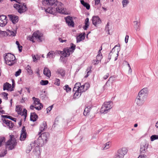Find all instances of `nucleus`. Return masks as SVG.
<instances>
[{
	"label": "nucleus",
	"mask_w": 158,
	"mask_h": 158,
	"mask_svg": "<svg viewBox=\"0 0 158 158\" xmlns=\"http://www.w3.org/2000/svg\"><path fill=\"white\" fill-rule=\"evenodd\" d=\"M89 84L88 83H86L82 85L80 82H77L75 84L73 89V91H80L81 92H83L86 91L89 87Z\"/></svg>",
	"instance_id": "obj_1"
},
{
	"label": "nucleus",
	"mask_w": 158,
	"mask_h": 158,
	"mask_svg": "<svg viewBox=\"0 0 158 158\" xmlns=\"http://www.w3.org/2000/svg\"><path fill=\"white\" fill-rule=\"evenodd\" d=\"M13 6L14 8L20 14L25 12L28 10L26 4L23 3H20L19 4H15Z\"/></svg>",
	"instance_id": "obj_2"
},
{
	"label": "nucleus",
	"mask_w": 158,
	"mask_h": 158,
	"mask_svg": "<svg viewBox=\"0 0 158 158\" xmlns=\"http://www.w3.org/2000/svg\"><path fill=\"white\" fill-rule=\"evenodd\" d=\"M112 104L113 103L111 101L104 102L101 108V112L103 114L107 113L112 107Z\"/></svg>",
	"instance_id": "obj_3"
},
{
	"label": "nucleus",
	"mask_w": 158,
	"mask_h": 158,
	"mask_svg": "<svg viewBox=\"0 0 158 158\" xmlns=\"http://www.w3.org/2000/svg\"><path fill=\"white\" fill-rule=\"evenodd\" d=\"M15 59V57L14 55L9 53H7L4 57L6 64L10 66L14 64Z\"/></svg>",
	"instance_id": "obj_4"
},
{
	"label": "nucleus",
	"mask_w": 158,
	"mask_h": 158,
	"mask_svg": "<svg viewBox=\"0 0 158 158\" xmlns=\"http://www.w3.org/2000/svg\"><path fill=\"white\" fill-rule=\"evenodd\" d=\"M45 11L52 15H54L57 12L61 14H64L65 12L64 8H60L59 7H57L56 9L55 8L49 7L45 10Z\"/></svg>",
	"instance_id": "obj_5"
},
{
	"label": "nucleus",
	"mask_w": 158,
	"mask_h": 158,
	"mask_svg": "<svg viewBox=\"0 0 158 158\" xmlns=\"http://www.w3.org/2000/svg\"><path fill=\"white\" fill-rule=\"evenodd\" d=\"M32 148L33 149V152H34L35 155L38 154L40 153L39 147L36 144L33 143H31L27 147L26 151V153H29Z\"/></svg>",
	"instance_id": "obj_6"
},
{
	"label": "nucleus",
	"mask_w": 158,
	"mask_h": 158,
	"mask_svg": "<svg viewBox=\"0 0 158 158\" xmlns=\"http://www.w3.org/2000/svg\"><path fill=\"white\" fill-rule=\"evenodd\" d=\"M119 51V46H118L117 45H115L109 54L108 60L109 59L110 60L111 58V56H116V57H117Z\"/></svg>",
	"instance_id": "obj_7"
},
{
	"label": "nucleus",
	"mask_w": 158,
	"mask_h": 158,
	"mask_svg": "<svg viewBox=\"0 0 158 158\" xmlns=\"http://www.w3.org/2000/svg\"><path fill=\"white\" fill-rule=\"evenodd\" d=\"M17 144L16 140L15 139H10L6 143L7 148H9V150L14 149Z\"/></svg>",
	"instance_id": "obj_8"
},
{
	"label": "nucleus",
	"mask_w": 158,
	"mask_h": 158,
	"mask_svg": "<svg viewBox=\"0 0 158 158\" xmlns=\"http://www.w3.org/2000/svg\"><path fill=\"white\" fill-rule=\"evenodd\" d=\"M148 145V143L146 141H144L141 143L140 148V154H144L146 152Z\"/></svg>",
	"instance_id": "obj_9"
},
{
	"label": "nucleus",
	"mask_w": 158,
	"mask_h": 158,
	"mask_svg": "<svg viewBox=\"0 0 158 158\" xmlns=\"http://www.w3.org/2000/svg\"><path fill=\"white\" fill-rule=\"evenodd\" d=\"M43 34L41 33L39 31H38L35 32H34L31 37H29V40L33 42H34V37H35L36 39H38L40 41H41V37L43 36Z\"/></svg>",
	"instance_id": "obj_10"
},
{
	"label": "nucleus",
	"mask_w": 158,
	"mask_h": 158,
	"mask_svg": "<svg viewBox=\"0 0 158 158\" xmlns=\"http://www.w3.org/2000/svg\"><path fill=\"white\" fill-rule=\"evenodd\" d=\"M15 110L17 112L18 114L22 116H23L24 118H26L27 116V111L25 109H24L23 111H22V109L21 108L20 106L18 105L16 106Z\"/></svg>",
	"instance_id": "obj_11"
},
{
	"label": "nucleus",
	"mask_w": 158,
	"mask_h": 158,
	"mask_svg": "<svg viewBox=\"0 0 158 158\" xmlns=\"http://www.w3.org/2000/svg\"><path fill=\"white\" fill-rule=\"evenodd\" d=\"M49 5L59 7L60 8H63V4L57 0H49Z\"/></svg>",
	"instance_id": "obj_12"
},
{
	"label": "nucleus",
	"mask_w": 158,
	"mask_h": 158,
	"mask_svg": "<svg viewBox=\"0 0 158 158\" xmlns=\"http://www.w3.org/2000/svg\"><path fill=\"white\" fill-rule=\"evenodd\" d=\"M146 99L138 95L135 99V102L137 106H140L143 105Z\"/></svg>",
	"instance_id": "obj_13"
},
{
	"label": "nucleus",
	"mask_w": 158,
	"mask_h": 158,
	"mask_svg": "<svg viewBox=\"0 0 158 158\" xmlns=\"http://www.w3.org/2000/svg\"><path fill=\"white\" fill-rule=\"evenodd\" d=\"M8 20L6 16L4 15H0V26L5 27L7 23Z\"/></svg>",
	"instance_id": "obj_14"
},
{
	"label": "nucleus",
	"mask_w": 158,
	"mask_h": 158,
	"mask_svg": "<svg viewBox=\"0 0 158 158\" xmlns=\"http://www.w3.org/2000/svg\"><path fill=\"white\" fill-rule=\"evenodd\" d=\"M148 94V89L147 88H146L141 89L139 92L138 95L146 99Z\"/></svg>",
	"instance_id": "obj_15"
},
{
	"label": "nucleus",
	"mask_w": 158,
	"mask_h": 158,
	"mask_svg": "<svg viewBox=\"0 0 158 158\" xmlns=\"http://www.w3.org/2000/svg\"><path fill=\"white\" fill-rule=\"evenodd\" d=\"M27 134L25 127L23 126L21 131L20 138V140L21 141H24L26 138Z\"/></svg>",
	"instance_id": "obj_16"
},
{
	"label": "nucleus",
	"mask_w": 158,
	"mask_h": 158,
	"mask_svg": "<svg viewBox=\"0 0 158 158\" xmlns=\"http://www.w3.org/2000/svg\"><path fill=\"white\" fill-rule=\"evenodd\" d=\"M72 52L71 51L70 49H65L63 52H60V53L62 54V57H66L69 56Z\"/></svg>",
	"instance_id": "obj_17"
},
{
	"label": "nucleus",
	"mask_w": 158,
	"mask_h": 158,
	"mask_svg": "<svg viewBox=\"0 0 158 158\" xmlns=\"http://www.w3.org/2000/svg\"><path fill=\"white\" fill-rule=\"evenodd\" d=\"M92 21L93 24L96 26L97 25L100 24L101 22L100 18L98 16H93L92 18Z\"/></svg>",
	"instance_id": "obj_18"
},
{
	"label": "nucleus",
	"mask_w": 158,
	"mask_h": 158,
	"mask_svg": "<svg viewBox=\"0 0 158 158\" xmlns=\"http://www.w3.org/2000/svg\"><path fill=\"white\" fill-rule=\"evenodd\" d=\"M66 23L69 26L74 27V22L73 20V19L72 17L68 16L65 18Z\"/></svg>",
	"instance_id": "obj_19"
},
{
	"label": "nucleus",
	"mask_w": 158,
	"mask_h": 158,
	"mask_svg": "<svg viewBox=\"0 0 158 158\" xmlns=\"http://www.w3.org/2000/svg\"><path fill=\"white\" fill-rule=\"evenodd\" d=\"M8 16L14 24L17 23L18 21L19 17L17 16L13 15H9Z\"/></svg>",
	"instance_id": "obj_20"
},
{
	"label": "nucleus",
	"mask_w": 158,
	"mask_h": 158,
	"mask_svg": "<svg viewBox=\"0 0 158 158\" xmlns=\"http://www.w3.org/2000/svg\"><path fill=\"white\" fill-rule=\"evenodd\" d=\"M2 120L3 122L5 123L9 129H11L13 127L14 124L11 121L7 120L5 118L3 119Z\"/></svg>",
	"instance_id": "obj_21"
},
{
	"label": "nucleus",
	"mask_w": 158,
	"mask_h": 158,
	"mask_svg": "<svg viewBox=\"0 0 158 158\" xmlns=\"http://www.w3.org/2000/svg\"><path fill=\"white\" fill-rule=\"evenodd\" d=\"M39 135L40 137H41V138H42L43 140L46 142L47 139L49 137V133L47 132L42 134L41 133Z\"/></svg>",
	"instance_id": "obj_22"
},
{
	"label": "nucleus",
	"mask_w": 158,
	"mask_h": 158,
	"mask_svg": "<svg viewBox=\"0 0 158 158\" xmlns=\"http://www.w3.org/2000/svg\"><path fill=\"white\" fill-rule=\"evenodd\" d=\"M44 74L46 77H50L51 76V72L49 69L47 67H45L43 71Z\"/></svg>",
	"instance_id": "obj_23"
},
{
	"label": "nucleus",
	"mask_w": 158,
	"mask_h": 158,
	"mask_svg": "<svg viewBox=\"0 0 158 158\" xmlns=\"http://www.w3.org/2000/svg\"><path fill=\"white\" fill-rule=\"evenodd\" d=\"M118 154L122 155L124 157V156L126 154L127 152V150L126 148L123 147L121 149H120L118 151Z\"/></svg>",
	"instance_id": "obj_24"
},
{
	"label": "nucleus",
	"mask_w": 158,
	"mask_h": 158,
	"mask_svg": "<svg viewBox=\"0 0 158 158\" xmlns=\"http://www.w3.org/2000/svg\"><path fill=\"white\" fill-rule=\"evenodd\" d=\"M118 154L122 155L124 157V156L126 154L127 152V150L126 148L123 147L121 149H120L118 151Z\"/></svg>",
	"instance_id": "obj_25"
},
{
	"label": "nucleus",
	"mask_w": 158,
	"mask_h": 158,
	"mask_svg": "<svg viewBox=\"0 0 158 158\" xmlns=\"http://www.w3.org/2000/svg\"><path fill=\"white\" fill-rule=\"evenodd\" d=\"M47 127L46 123L45 122H44L43 124L41 125L40 128V131L39 133V135H40V134L42 132L45 131V130L46 129Z\"/></svg>",
	"instance_id": "obj_26"
},
{
	"label": "nucleus",
	"mask_w": 158,
	"mask_h": 158,
	"mask_svg": "<svg viewBox=\"0 0 158 158\" xmlns=\"http://www.w3.org/2000/svg\"><path fill=\"white\" fill-rule=\"evenodd\" d=\"M38 118V115L35 113H31L30 115L31 120L35 122L36 121Z\"/></svg>",
	"instance_id": "obj_27"
},
{
	"label": "nucleus",
	"mask_w": 158,
	"mask_h": 158,
	"mask_svg": "<svg viewBox=\"0 0 158 158\" xmlns=\"http://www.w3.org/2000/svg\"><path fill=\"white\" fill-rule=\"evenodd\" d=\"M133 23L134 24V28L137 31H139L140 30V22H138L137 21H135Z\"/></svg>",
	"instance_id": "obj_28"
},
{
	"label": "nucleus",
	"mask_w": 158,
	"mask_h": 158,
	"mask_svg": "<svg viewBox=\"0 0 158 158\" xmlns=\"http://www.w3.org/2000/svg\"><path fill=\"white\" fill-rule=\"evenodd\" d=\"M37 143L39 144V146H42L46 142L43 140L42 138H41V137L39 136L38 139Z\"/></svg>",
	"instance_id": "obj_29"
},
{
	"label": "nucleus",
	"mask_w": 158,
	"mask_h": 158,
	"mask_svg": "<svg viewBox=\"0 0 158 158\" xmlns=\"http://www.w3.org/2000/svg\"><path fill=\"white\" fill-rule=\"evenodd\" d=\"M55 52L53 51H50L47 54V57L50 59L53 58L55 56Z\"/></svg>",
	"instance_id": "obj_30"
},
{
	"label": "nucleus",
	"mask_w": 158,
	"mask_h": 158,
	"mask_svg": "<svg viewBox=\"0 0 158 158\" xmlns=\"http://www.w3.org/2000/svg\"><path fill=\"white\" fill-rule=\"evenodd\" d=\"M85 38V35L81 34L78 36L77 38V42L78 43L84 39Z\"/></svg>",
	"instance_id": "obj_31"
},
{
	"label": "nucleus",
	"mask_w": 158,
	"mask_h": 158,
	"mask_svg": "<svg viewBox=\"0 0 158 158\" xmlns=\"http://www.w3.org/2000/svg\"><path fill=\"white\" fill-rule=\"evenodd\" d=\"M16 32L15 31H12L9 30H7V35L14 36L15 35Z\"/></svg>",
	"instance_id": "obj_32"
},
{
	"label": "nucleus",
	"mask_w": 158,
	"mask_h": 158,
	"mask_svg": "<svg viewBox=\"0 0 158 158\" xmlns=\"http://www.w3.org/2000/svg\"><path fill=\"white\" fill-rule=\"evenodd\" d=\"M81 3L85 7L87 10H89L90 9V5L86 2H85L84 0H81Z\"/></svg>",
	"instance_id": "obj_33"
},
{
	"label": "nucleus",
	"mask_w": 158,
	"mask_h": 158,
	"mask_svg": "<svg viewBox=\"0 0 158 158\" xmlns=\"http://www.w3.org/2000/svg\"><path fill=\"white\" fill-rule=\"evenodd\" d=\"M73 92H75L73 96L74 98H78L81 96V93L80 91H73Z\"/></svg>",
	"instance_id": "obj_34"
},
{
	"label": "nucleus",
	"mask_w": 158,
	"mask_h": 158,
	"mask_svg": "<svg viewBox=\"0 0 158 158\" xmlns=\"http://www.w3.org/2000/svg\"><path fill=\"white\" fill-rule=\"evenodd\" d=\"M11 86V85L9 83L6 82L4 84L3 86V89L4 90H8V89L10 88Z\"/></svg>",
	"instance_id": "obj_35"
},
{
	"label": "nucleus",
	"mask_w": 158,
	"mask_h": 158,
	"mask_svg": "<svg viewBox=\"0 0 158 158\" xmlns=\"http://www.w3.org/2000/svg\"><path fill=\"white\" fill-rule=\"evenodd\" d=\"M43 107V105L42 104H40V105L38 106H34L31 105L30 106V109L31 110H33L34 108H35L36 110H40Z\"/></svg>",
	"instance_id": "obj_36"
},
{
	"label": "nucleus",
	"mask_w": 158,
	"mask_h": 158,
	"mask_svg": "<svg viewBox=\"0 0 158 158\" xmlns=\"http://www.w3.org/2000/svg\"><path fill=\"white\" fill-rule=\"evenodd\" d=\"M89 18H86L85 20V25L83 27V28L85 30H86L89 26Z\"/></svg>",
	"instance_id": "obj_37"
},
{
	"label": "nucleus",
	"mask_w": 158,
	"mask_h": 158,
	"mask_svg": "<svg viewBox=\"0 0 158 158\" xmlns=\"http://www.w3.org/2000/svg\"><path fill=\"white\" fill-rule=\"evenodd\" d=\"M28 73L30 75H31L33 74V72L31 69V67L29 65H28L25 68Z\"/></svg>",
	"instance_id": "obj_38"
},
{
	"label": "nucleus",
	"mask_w": 158,
	"mask_h": 158,
	"mask_svg": "<svg viewBox=\"0 0 158 158\" xmlns=\"http://www.w3.org/2000/svg\"><path fill=\"white\" fill-rule=\"evenodd\" d=\"M33 100L34 101V104L36 105L40 104H41L40 102V100L39 99L36 98L35 97H33L32 98Z\"/></svg>",
	"instance_id": "obj_39"
},
{
	"label": "nucleus",
	"mask_w": 158,
	"mask_h": 158,
	"mask_svg": "<svg viewBox=\"0 0 158 158\" xmlns=\"http://www.w3.org/2000/svg\"><path fill=\"white\" fill-rule=\"evenodd\" d=\"M90 108L88 107H86L84 110L83 112V114L85 116H86L89 114V113L90 112Z\"/></svg>",
	"instance_id": "obj_40"
},
{
	"label": "nucleus",
	"mask_w": 158,
	"mask_h": 158,
	"mask_svg": "<svg viewBox=\"0 0 158 158\" xmlns=\"http://www.w3.org/2000/svg\"><path fill=\"white\" fill-rule=\"evenodd\" d=\"M57 72L58 73L60 74L62 77H63L64 76L65 72L63 69L60 68L59 69H58Z\"/></svg>",
	"instance_id": "obj_41"
},
{
	"label": "nucleus",
	"mask_w": 158,
	"mask_h": 158,
	"mask_svg": "<svg viewBox=\"0 0 158 158\" xmlns=\"http://www.w3.org/2000/svg\"><path fill=\"white\" fill-rule=\"evenodd\" d=\"M2 117L6 118H9L12 120L16 122V118L8 115H2Z\"/></svg>",
	"instance_id": "obj_42"
},
{
	"label": "nucleus",
	"mask_w": 158,
	"mask_h": 158,
	"mask_svg": "<svg viewBox=\"0 0 158 158\" xmlns=\"http://www.w3.org/2000/svg\"><path fill=\"white\" fill-rule=\"evenodd\" d=\"M110 142H108L106 143L104 145V147H103L102 149L104 150L109 148L110 147Z\"/></svg>",
	"instance_id": "obj_43"
},
{
	"label": "nucleus",
	"mask_w": 158,
	"mask_h": 158,
	"mask_svg": "<svg viewBox=\"0 0 158 158\" xmlns=\"http://www.w3.org/2000/svg\"><path fill=\"white\" fill-rule=\"evenodd\" d=\"M129 3V1L128 0H123L122 1L123 7L126 6Z\"/></svg>",
	"instance_id": "obj_44"
},
{
	"label": "nucleus",
	"mask_w": 158,
	"mask_h": 158,
	"mask_svg": "<svg viewBox=\"0 0 158 158\" xmlns=\"http://www.w3.org/2000/svg\"><path fill=\"white\" fill-rule=\"evenodd\" d=\"M158 139V135H152L151 137V140L152 141H153L155 140Z\"/></svg>",
	"instance_id": "obj_45"
},
{
	"label": "nucleus",
	"mask_w": 158,
	"mask_h": 158,
	"mask_svg": "<svg viewBox=\"0 0 158 158\" xmlns=\"http://www.w3.org/2000/svg\"><path fill=\"white\" fill-rule=\"evenodd\" d=\"M91 67H89L88 68L86 71V72H87V74L85 76V77L86 78L89 76L91 71Z\"/></svg>",
	"instance_id": "obj_46"
},
{
	"label": "nucleus",
	"mask_w": 158,
	"mask_h": 158,
	"mask_svg": "<svg viewBox=\"0 0 158 158\" xmlns=\"http://www.w3.org/2000/svg\"><path fill=\"white\" fill-rule=\"evenodd\" d=\"M2 96L3 97V98L5 100H7L8 99L7 96L8 94L7 93L5 92H3L2 93Z\"/></svg>",
	"instance_id": "obj_47"
},
{
	"label": "nucleus",
	"mask_w": 158,
	"mask_h": 158,
	"mask_svg": "<svg viewBox=\"0 0 158 158\" xmlns=\"http://www.w3.org/2000/svg\"><path fill=\"white\" fill-rule=\"evenodd\" d=\"M64 89L66 90V92H69L71 90V88L69 87V85H65L64 87Z\"/></svg>",
	"instance_id": "obj_48"
},
{
	"label": "nucleus",
	"mask_w": 158,
	"mask_h": 158,
	"mask_svg": "<svg viewBox=\"0 0 158 158\" xmlns=\"http://www.w3.org/2000/svg\"><path fill=\"white\" fill-rule=\"evenodd\" d=\"M48 83V81L47 80H41L40 82V84L42 85H46Z\"/></svg>",
	"instance_id": "obj_49"
},
{
	"label": "nucleus",
	"mask_w": 158,
	"mask_h": 158,
	"mask_svg": "<svg viewBox=\"0 0 158 158\" xmlns=\"http://www.w3.org/2000/svg\"><path fill=\"white\" fill-rule=\"evenodd\" d=\"M55 84L57 86L60 85V80L56 78L55 80Z\"/></svg>",
	"instance_id": "obj_50"
},
{
	"label": "nucleus",
	"mask_w": 158,
	"mask_h": 158,
	"mask_svg": "<svg viewBox=\"0 0 158 158\" xmlns=\"http://www.w3.org/2000/svg\"><path fill=\"white\" fill-rule=\"evenodd\" d=\"M102 58V55H100L99 54H98L96 56V59H97V60H99L100 61Z\"/></svg>",
	"instance_id": "obj_51"
},
{
	"label": "nucleus",
	"mask_w": 158,
	"mask_h": 158,
	"mask_svg": "<svg viewBox=\"0 0 158 158\" xmlns=\"http://www.w3.org/2000/svg\"><path fill=\"white\" fill-rule=\"evenodd\" d=\"M42 3L44 5L48 4L49 5V0H43Z\"/></svg>",
	"instance_id": "obj_52"
},
{
	"label": "nucleus",
	"mask_w": 158,
	"mask_h": 158,
	"mask_svg": "<svg viewBox=\"0 0 158 158\" xmlns=\"http://www.w3.org/2000/svg\"><path fill=\"white\" fill-rule=\"evenodd\" d=\"M115 156L116 157H118V158H123V156L121 155V154H118V152H117L116 155Z\"/></svg>",
	"instance_id": "obj_53"
},
{
	"label": "nucleus",
	"mask_w": 158,
	"mask_h": 158,
	"mask_svg": "<svg viewBox=\"0 0 158 158\" xmlns=\"http://www.w3.org/2000/svg\"><path fill=\"white\" fill-rule=\"evenodd\" d=\"M21 69H19V70L16 72L15 74V76L16 77H17L21 73Z\"/></svg>",
	"instance_id": "obj_54"
},
{
	"label": "nucleus",
	"mask_w": 158,
	"mask_h": 158,
	"mask_svg": "<svg viewBox=\"0 0 158 158\" xmlns=\"http://www.w3.org/2000/svg\"><path fill=\"white\" fill-rule=\"evenodd\" d=\"M75 45L74 44H72V46H71L70 48H69V49H70L71 50V52H72V51H74L75 49Z\"/></svg>",
	"instance_id": "obj_55"
},
{
	"label": "nucleus",
	"mask_w": 158,
	"mask_h": 158,
	"mask_svg": "<svg viewBox=\"0 0 158 158\" xmlns=\"http://www.w3.org/2000/svg\"><path fill=\"white\" fill-rule=\"evenodd\" d=\"M7 153V151L6 150L3 152L1 153L0 154V157L4 156Z\"/></svg>",
	"instance_id": "obj_56"
},
{
	"label": "nucleus",
	"mask_w": 158,
	"mask_h": 158,
	"mask_svg": "<svg viewBox=\"0 0 158 158\" xmlns=\"http://www.w3.org/2000/svg\"><path fill=\"white\" fill-rule=\"evenodd\" d=\"M53 105H52L51 106L48 107V108H47V113H48V112H50L52 109V108L53 107Z\"/></svg>",
	"instance_id": "obj_57"
},
{
	"label": "nucleus",
	"mask_w": 158,
	"mask_h": 158,
	"mask_svg": "<svg viewBox=\"0 0 158 158\" xmlns=\"http://www.w3.org/2000/svg\"><path fill=\"white\" fill-rule=\"evenodd\" d=\"M0 33L2 35H3L4 36H6V35H7V30L6 31H1Z\"/></svg>",
	"instance_id": "obj_58"
},
{
	"label": "nucleus",
	"mask_w": 158,
	"mask_h": 158,
	"mask_svg": "<svg viewBox=\"0 0 158 158\" xmlns=\"http://www.w3.org/2000/svg\"><path fill=\"white\" fill-rule=\"evenodd\" d=\"M100 0H94L95 1V5H98L100 4Z\"/></svg>",
	"instance_id": "obj_59"
},
{
	"label": "nucleus",
	"mask_w": 158,
	"mask_h": 158,
	"mask_svg": "<svg viewBox=\"0 0 158 158\" xmlns=\"http://www.w3.org/2000/svg\"><path fill=\"white\" fill-rule=\"evenodd\" d=\"M129 36L128 35H126L125 36V41L126 43L128 42Z\"/></svg>",
	"instance_id": "obj_60"
},
{
	"label": "nucleus",
	"mask_w": 158,
	"mask_h": 158,
	"mask_svg": "<svg viewBox=\"0 0 158 158\" xmlns=\"http://www.w3.org/2000/svg\"><path fill=\"white\" fill-rule=\"evenodd\" d=\"M109 76V73H107L106 75H105L103 77V78L106 80V79Z\"/></svg>",
	"instance_id": "obj_61"
},
{
	"label": "nucleus",
	"mask_w": 158,
	"mask_h": 158,
	"mask_svg": "<svg viewBox=\"0 0 158 158\" xmlns=\"http://www.w3.org/2000/svg\"><path fill=\"white\" fill-rule=\"evenodd\" d=\"M59 40L60 41V42H61V43H63V42H66V40H63L61 38H59Z\"/></svg>",
	"instance_id": "obj_62"
},
{
	"label": "nucleus",
	"mask_w": 158,
	"mask_h": 158,
	"mask_svg": "<svg viewBox=\"0 0 158 158\" xmlns=\"http://www.w3.org/2000/svg\"><path fill=\"white\" fill-rule=\"evenodd\" d=\"M18 47L19 49V52H21L22 51V46L20 45L19 46H18Z\"/></svg>",
	"instance_id": "obj_63"
},
{
	"label": "nucleus",
	"mask_w": 158,
	"mask_h": 158,
	"mask_svg": "<svg viewBox=\"0 0 158 158\" xmlns=\"http://www.w3.org/2000/svg\"><path fill=\"white\" fill-rule=\"evenodd\" d=\"M99 60H97V59L96 60H94V64H97L99 63Z\"/></svg>",
	"instance_id": "obj_64"
}]
</instances>
